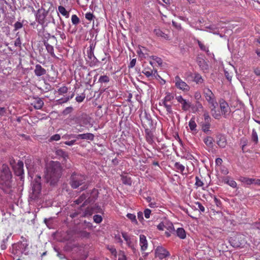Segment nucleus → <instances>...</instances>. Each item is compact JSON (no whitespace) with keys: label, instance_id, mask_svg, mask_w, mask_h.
<instances>
[{"label":"nucleus","instance_id":"nucleus-1","mask_svg":"<svg viewBox=\"0 0 260 260\" xmlns=\"http://www.w3.org/2000/svg\"><path fill=\"white\" fill-rule=\"evenodd\" d=\"M61 169L57 161H51L46 165L45 178L51 185H54L61 176Z\"/></svg>","mask_w":260,"mask_h":260},{"label":"nucleus","instance_id":"nucleus-2","mask_svg":"<svg viewBox=\"0 0 260 260\" xmlns=\"http://www.w3.org/2000/svg\"><path fill=\"white\" fill-rule=\"evenodd\" d=\"M12 175L9 167L3 165L0 172V188L7 191V189L11 187Z\"/></svg>","mask_w":260,"mask_h":260},{"label":"nucleus","instance_id":"nucleus-3","mask_svg":"<svg viewBox=\"0 0 260 260\" xmlns=\"http://www.w3.org/2000/svg\"><path fill=\"white\" fill-rule=\"evenodd\" d=\"M86 178L81 174L74 173L71 177L70 185L73 188H77L80 186L81 190H84L87 188V184L85 183Z\"/></svg>","mask_w":260,"mask_h":260},{"label":"nucleus","instance_id":"nucleus-4","mask_svg":"<svg viewBox=\"0 0 260 260\" xmlns=\"http://www.w3.org/2000/svg\"><path fill=\"white\" fill-rule=\"evenodd\" d=\"M102 210L96 205H94L87 207L85 211H83L82 209H80L77 212H75L71 214V217L74 218L77 215H80L81 217H89L92 215L94 213H101Z\"/></svg>","mask_w":260,"mask_h":260},{"label":"nucleus","instance_id":"nucleus-5","mask_svg":"<svg viewBox=\"0 0 260 260\" xmlns=\"http://www.w3.org/2000/svg\"><path fill=\"white\" fill-rule=\"evenodd\" d=\"M41 176L37 175L32 182V192L30 194V198L35 200L39 197L41 192Z\"/></svg>","mask_w":260,"mask_h":260},{"label":"nucleus","instance_id":"nucleus-6","mask_svg":"<svg viewBox=\"0 0 260 260\" xmlns=\"http://www.w3.org/2000/svg\"><path fill=\"white\" fill-rule=\"evenodd\" d=\"M50 9V7L48 10H46L43 7L39 9L36 14V19L37 21L41 25H43L45 23L47 24L48 22H46V17L48 14V12Z\"/></svg>","mask_w":260,"mask_h":260},{"label":"nucleus","instance_id":"nucleus-7","mask_svg":"<svg viewBox=\"0 0 260 260\" xmlns=\"http://www.w3.org/2000/svg\"><path fill=\"white\" fill-rule=\"evenodd\" d=\"M206 100L212 107L217 106L218 104L212 91L209 88H205L204 91Z\"/></svg>","mask_w":260,"mask_h":260},{"label":"nucleus","instance_id":"nucleus-8","mask_svg":"<svg viewBox=\"0 0 260 260\" xmlns=\"http://www.w3.org/2000/svg\"><path fill=\"white\" fill-rule=\"evenodd\" d=\"M174 83L176 87L184 91H188L190 89V87L183 81L178 76H176L174 79Z\"/></svg>","mask_w":260,"mask_h":260},{"label":"nucleus","instance_id":"nucleus-9","mask_svg":"<svg viewBox=\"0 0 260 260\" xmlns=\"http://www.w3.org/2000/svg\"><path fill=\"white\" fill-rule=\"evenodd\" d=\"M175 99L181 105L182 110L187 111L191 108V102L189 100L184 99L181 95L176 96Z\"/></svg>","mask_w":260,"mask_h":260},{"label":"nucleus","instance_id":"nucleus-10","mask_svg":"<svg viewBox=\"0 0 260 260\" xmlns=\"http://www.w3.org/2000/svg\"><path fill=\"white\" fill-rule=\"evenodd\" d=\"M169 255V252L162 246H158L155 250V256L159 259H162Z\"/></svg>","mask_w":260,"mask_h":260},{"label":"nucleus","instance_id":"nucleus-11","mask_svg":"<svg viewBox=\"0 0 260 260\" xmlns=\"http://www.w3.org/2000/svg\"><path fill=\"white\" fill-rule=\"evenodd\" d=\"M219 103L221 114L224 117H226L231 112V109L229 104L223 99L220 100Z\"/></svg>","mask_w":260,"mask_h":260},{"label":"nucleus","instance_id":"nucleus-12","mask_svg":"<svg viewBox=\"0 0 260 260\" xmlns=\"http://www.w3.org/2000/svg\"><path fill=\"white\" fill-rule=\"evenodd\" d=\"M122 236L123 238L126 242L128 247L130 248L132 251L135 253L136 252V248L135 247V243L136 240L134 238H131L126 233H122Z\"/></svg>","mask_w":260,"mask_h":260},{"label":"nucleus","instance_id":"nucleus-13","mask_svg":"<svg viewBox=\"0 0 260 260\" xmlns=\"http://www.w3.org/2000/svg\"><path fill=\"white\" fill-rule=\"evenodd\" d=\"M14 170L16 175L21 176L24 174L23 162L22 161H18L14 167Z\"/></svg>","mask_w":260,"mask_h":260},{"label":"nucleus","instance_id":"nucleus-14","mask_svg":"<svg viewBox=\"0 0 260 260\" xmlns=\"http://www.w3.org/2000/svg\"><path fill=\"white\" fill-rule=\"evenodd\" d=\"M140 245L141 250L143 251H145L148 247V242L146 237L143 235L140 236Z\"/></svg>","mask_w":260,"mask_h":260},{"label":"nucleus","instance_id":"nucleus-15","mask_svg":"<svg viewBox=\"0 0 260 260\" xmlns=\"http://www.w3.org/2000/svg\"><path fill=\"white\" fill-rule=\"evenodd\" d=\"M198 64L200 69L204 72H206L208 70V65L204 59L201 58L198 59Z\"/></svg>","mask_w":260,"mask_h":260},{"label":"nucleus","instance_id":"nucleus-16","mask_svg":"<svg viewBox=\"0 0 260 260\" xmlns=\"http://www.w3.org/2000/svg\"><path fill=\"white\" fill-rule=\"evenodd\" d=\"M157 71L155 70H153L149 67H145L143 69L142 73L148 78L152 77L156 73Z\"/></svg>","mask_w":260,"mask_h":260},{"label":"nucleus","instance_id":"nucleus-17","mask_svg":"<svg viewBox=\"0 0 260 260\" xmlns=\"http://www.w3.org/2000/svg\"><path fill=\"white\" fill-rule=\"evenodd\" d=\"M222 181L233 188H236L237 187V183L229 176L224 177L222 179Z\"/></svg>","mask_w":260,"mask_h":260},{"label":"nucleus","instance_id":"nucleus-18","mask_svg":"<svg viewBox=\"0 0 260 260\" xmlns=\"http://www.w3.org/2000/svg\"><path fill=\"white\" fill-rule=\"evenodd\" d=\"M240 239L241 242L239 243H236L234 242L235 240H234V241H232L233 240H231L230 242L231 243V244L234 247H240L241 245H242L243 244H244L245 242V240H244V237L243 235H238L237 237H236V239Z\"/></svg>","mask_w":260,"mask_h":260},{"label":"nucleus","instance_id":"nucleus-19","mask_svg":"<svg viewBox=\"0 0 260 260\" xmlns=\"http://www.w3.org/2000/svg\"><path fill=\"white\" fill-rule=\"evenodd\" d=\"M35 73L37 76H41L45 74L46 70L40 65L37 64L35 67Z\"/></svg>","mask_w":260,"mask_h":260},{"label":"nucleus","instance_id":"nucleus-20","mask_svg":"<svg viewBox=\"0 0 260 260\" xmlns=\"http://www.w3.org/2000/svg\"><path fill=\"white\" fill-rule=\"evenodd\" d=\"M217 144L220 147L224 148L226 145V140L224 136H219L218 138Z\"/></svg>","mask_w":260,"mask_h":260},{"label":"nucleus","instance_id":"nucleus-21","mask_svg":"<svg viewBox=\"0 0 260 260\" xmlns=\"http://www.w3.org/2000/svg\"><path fill=\"white\" fill-rule=\"evenodd\" d=\"M217 106L212 107L211 106V113L213 117L215 119H219L221 117V114L219 111H218L216 109Z\"/></svg>","mask_w":260,"mask_h":260},{"label":"nucleus","instance_id":"nucleus-22","mask_svg":"<svg viewBox=\"0 0 260 260\" xmlns=\"http://www.w3.org/2000/svg\"><path fill=\"white\" fill-rule=\"evenodd\" d=\"M34 107L36 109H41L44 105V102L40 98H38L33 103Z\"/></svg>","mask_w":260,"mask_h":260},{"label":"nucleus","instance_id":"nucleus-23","mask_svg":"<svg viewBox=\"0 0 260 260\" xmlns=\"http://www.w3.org/2000/svg\"><path fill=\"white\" fill-rule=\"evenodd\" d=\"M154 32L155 33V34L158 36V37H161L166 40H168L169 37L168 36V35L165 34L164 32H163L160 29H155L154 30Z\"/></svg>","mask_w":260,"mask_h":260},{"label":"nucleus","instance_id":"nucleus-24","mask_svg":"<svg viewBox=\"0 0 260 260\" xmlns=\"http://www.w3.org/2000/svg\"><path fill=\"white\" fill-rule=\"evenodd\" d=\"M203 141L207 146L212 147L213 146V139L211 137L207 136L204 138Z\"/></svg>","mask_w":260,"mask_h":260},{"label":"nucleus","instance_id":"nucleus-25","mask_svg":"<svg viewBox=\"0 0 260 260\" xmlns=\"http://www.w3.org/2000/svg\"><path fill=\"white\" fill-rule=\"evenodd\" d=\"M193 81L197 84H200L204 82V79L200 74L195 73L193 74Z\"/></svg>","mask_w":260,"mask_h":260},{"label":"nucleus","instance_id":"nucleus-26","mask_svg":"<svg viewBox=\"0 0 260 260\" xmlns=\"http://www.w3.org/2000/svg\"><path fill=\"white\" fill-rule=\"evenodd\" d=\"M177 235L180 238L184 239L186 237V233L184 230L183 228H178L176 231Z\"/></svg>","mask_w":260,"mask_h":260},{"label":"nucleus","instance_id":"nucleus-27","mask_svg":"<svg viewBox=\"0 0 260 260\" xmlns=\"http://www.w3.org/2000/svg\"><path fill=\"white\" fill-rule=\"evenodd\" d=\"M58 10L62 15L65 16L66 18H69V12L66 10L64 7L61 6H59L58 7Z\"/></svg>","mask_w":260,"mask_h":260},{"label":"nucleus","instance_id":"nucleus-28","mask_svg":"<svg viewBox=\"0 0 260 260\" xmlns=\"http://www.w3.org/2000/svg\"><path fill=\"white\" fill-rule=\"evenodd\" d=\"M174 167L177 170V171L181 173H183L185 170V167L179 162H175L174 164Z\"/></svg>","mask_w":260,"mask_h":260},{"label":"nucleus","instance_id":"nucleus-29","mask_svg":"<svg viewBox=\"0 0 260 260\" xmlns=\"http://www.w3.org/2000/svg\"><path fill=\"white\" fill-rule=\"evenodd\" d=\"M240 180L241 182L250 185L253 184V178H249L247 177H241Z\"/></svg>","mask_w":260,"mask_h":260},{"label":"nucleus","instance_id":"nucleus-30","mask_svg":"<svg viewBox=\"0 0 260 260\" xmlns=\"http://www.w3.org/2000/svg\"><path fill=\"white\" fill-rule=\"evenodd\" d=\"M45 45L48 52L50 53L52 56H54V48L52 46L49 44L48 43H45Z\"/></svg>","mask_w":260,"mask_h":260},{"label":"nucleus","instance_id":"nucleus-31","mask_svg":"<svg viewBox=\"0 0 260 260\" xmlns=\"http://www.w3.org/2000/svg\"><path fill=\"white\" fill-rule=\"evenodd\" d=\"M118 260H127V257L124 251L119 250L117 254Z\"/></svg>","mask_w":260,"mask_h":260},{"label":"nucleus","instance_id":"nucleus-32","mask_svg":"<svg viewBox=\"0 0 260 260\" xmlns=\"http://www.w3.org/2000/svg\"><path fill=\"white\" fill-rule=\"evenodd\" d=\"M74 96V94L72 93L70 96H67L64 98L58 100L59 103H64L67 102L70 100L72 99Z\"/></svg>","mask_w":260,"mask_h":260},{"label":"nucleus","instance_id":"nucleus-33","mask_svg":"<svg viewBox=\"0 0 260 260\" xmlns=\"http://www.w3.org/2000/svg\"><path fill=\"white\" fill-rule=\"evenodd\" d=\"M174 99V95L173 94L170 93V92H167L166 94V96L164 98L163 100L165 101V102H170Z\"/></svg>","mask_w":260,"mask_h":260},{"label":"nucleus","instance_id":"nucleus-34","mask_svg":"<svg viewBox=\"0 0 260 260\" xmlns=\"http://www.w3.org/2000/svg\"><path fill=\"white\" fill-rule=\"evenodd\" d=\"M189 126L190 129L191 131L196 130V128L197 127L196 123L194 121V120L193 118H191L190 121H189Z\"/></svg>","mask_w":260,"mask_h":260},{"label":"nucleus","instance_id":"nucleus-35","mask_svg":"<svg viewBox=\"0 0 260 260\" xmlns=\"http://www.w3.org/2000/svg\"><path fill=\"white\" fill-rule=\"evenodd\" d=\"M86 196L84 194H82L77 200L74 201V203L77 205H79L83 201H84L86 198Z\"/></svg>","mask_w":260,"mask_h":260},{"label":"nucleus","instance_id":"nucleus-36","mask_svg":"<svg viewBox=\"0 0 260 260\" xmlns=\"http://www.w3.org/2000/svg\"><path fill=\"white\" fill-rule=\"evenodd\" d=\"M126 217L129 219L133 223L137 224V221L136 219V215L134 214L128 213L126 215Z\"/></svg>","mask_w":260,"mask_h":260},{"label":"nucleus","instance_id":"nucleus-37","mask_svg":"<svg viewBox=\"0 0 260 260\" xmlns=\"http://www.w3.org/2000/svg\"><path fill=\"white\" fill-rule=\"evenodd\" d=\"M72 23L74 25H77L80 22L79 18L76 15H73L71 17Z\"/></svg>","mask_w":260,"mask_h":260},{"label":"nucleus","instance_id":"nucleus-38","mask_svg":"<svg viewBox=\"0 0 260 260\" xmlns=\"http://www.w3.org/2000/svg\"><path fill=\"white\" fill-rule=\"evenodd\" d=\"M122 182L128 185H131L132 184V180L129 177H127L126 176H122Z\"/></svg>","mask_w":260,"mask_h":260},{"label":"nucleus","instance_id":"nucleus-39","mask_svg":"<svg viewBox=\"0 0 260 260\" xmlns=\"http://www.w3.org/2000/svg\"><path fill=\"white\" fill-rule=\"evenodd\" d=\"M109 77L107 75L101 76L99 79V82L100 83H108L109 81Z\"/></svg>","mask_w":260,"mask_h":260},{"label":"nucleus","instance_id":"nucleus-40","mask_svg":"<svg viewBox=\"0 0 260 260\" xmlns=\"http://www.w3.org/2000/svg\"><path fill=\"white\" fill-rule=\"evenodd\" d=\"M8 109L6 107H0V116H7Z\"/></svg>","mask_w":260,"mask_h":260},{"label":"nucleus","instance_id":"nucleus-41","mask_svg":"<svg viewBox=\"0 0 260 260\" xmlns=\"http://www.w3.org/2000/svg\"><path fill=\"white\" fill-rule=\"evenodd\" d=\"M94 138V136L91 133L83 134V139L92 140Z\"/></svg>","mask_w":260,"mask_h":260},{"label":"nucleus","instance_id":"nucleus-42","mask_svg":"<svg viewBox=\"0 0 260 260\" xmlns=\"http://www.w3.org/2000/svg\"><path fill=\"white\" fill-rule=\"evenodd\" d=\"M195 185L198 187H202L204 185V183L199 177L196 176Z\"/></svg>","mask_w":260,"mask_h":260},{"label":"nucleus","instance_id":"nucleus-43","mask_svg":"<svg viewBox=\"0 0 260 260\" xmlns=\"http://www.w3.org/2000/svg\"><path fill=\"white\" fill-rule=\"evenodd\" d=\"M68 89L66 86H62L59 88L58 90V92L59 94H63L68 92Z\"/></svg>","mask_w":260,"mask_h":260},{"label":"nucleus","instance_id":"nucleus-44","mask_svg":"<svg viewBox=\"0 0 260 260\" xmlns=\"http://www.w3.org/2000/svg\"><path fill=\"white\" fill-rule=\"evenodd\" d=\"M210 123L206 122L205 124L203 125L202 129L204 132L207 133V132H209V131H210Z\"/></svg>","mask_w":260,"mask_h":260},{"label":"nucleus","instance_id":"nucleus-45","mask_svg":"<svg viewBox=\"0 0 260 260\" xmlns=\"http://www.w3.org/2000/svg\"><path fill=\"white\" fill-rule=\"evenodd\" d=\"M93 220L96 223H100L102 221V217L101 215H95L93 216Z\"/></svg>","mask_w":260,"mask_h":260},{"label":"nucleus","instance_id":"nucleus-46","mask_svg":"<svg viewBox=\"0 0 260 260\" xmlns=\"http://www.w3.org/2000/svg\"><path fill=\"white\" fill-rule=\"evenodd\" d=\"M252 139L254 142L256 143L258 142V136L255 130L252 131Z\"/></svg>","mask_w":260,"mask_h":260},{"label":"nucleus","instance_id":"nucleus-47","mask_svg":"<svg viewBox=\"0 0 260 260\" xmlns=\"http://www.w3.org/2000/svg\"><path fill=\"white\" fill-rule=\"evenodd\" d=\"M85 98L84 94H82L81 95H78L76 97V100L78 103H81L83 101Z\"/></svg>","mask_w":260,"mask_h":260},{"label":"nucleus","instance_id":"nucleus-48","mask_svg":"<svg viewBox=\"0 0 260 260\" xmlns=\"http://www.w3.org/2000/svg\"><path fill=\"white\" fill-rule=\"evenodd\" d=\"M109 249L111 252L112 255H113L115 258H116L118 252L116 251V249L114 247H111L109 248Z\"/></svg>","mask_w":260,"mask_h":260},{"label":"nucleus","instance_id":"nucleus-49","mask_svg":"<svg viewBox=\"0 0 260 260\" xmlns=\"http://www.w3.org/2000/svg\"><path fill=\"white\" fill-rule=\"evenodd\" d=\"M168 230H169V232H165V234H166V236L168 237H170L171 236V234H170V232H171L172 231H174V228L173 225L172 223H170L169 224Z\"/></svg>","mask_w":260,"mask_h":260},{"label":"nucleus","instance_id":"nucleus-50","mask_svg":"<svg viewBox=\"0 0 260 260\" xmlns=\"http://www.w3.org/2000/svg\"><path fill=\"white\" fill-rule=\"evenodd\" d=\"M26 168L28 170V173L30 177H31V178H33L34 177V174H32L33 171L32 170V169L30 166L28 165V163L27 162H25Z\"/></svg>","mask_w":260,"mask_h":260},{"label":"nucleus","instance_id":"nucleus-51","mask_svg":"<svg viewBox=\"0 0 260 260\" xmlns=\"http://www.w3.org/2000/svg\"><path fill=\"white\" fill-rule=\"evenodd\" d=\"M60 139V136L59 134H55L51 136L50 138L51 141H58Z\"/></svg>","mask_w":260,"mask_h":260},{"label":"nucleus","instance_id":"nucleus-52","mask_svg":"<svg viewBox=\"0 0 260 260\" xmlns=\"http://www.w3.org/2000/svg\"><path fill=\"white\" fill-rule=\"evenodd\" d=\"M204 117L205 120V122L207 123H210V117L208 112H206L204 114Z\"/></svg>","mask_w":260,"mask_h":260},{"label":"nucleus","instance_id":"nucleus-53","mask_svg":"<svg viewBox=\"0 0 260 260\" xmlns=\"http://www.w3.org/2000/svg\"><path fill=\"white\" fill-rule=\"evenodd\" d=\"M152 57L153 60L156 62L159 65H161L162 64V62L160 58L154 56H152Z\"/></svg>","mask_w":260,"mask_h":260},{"label":"nucleus","instance_id":"nucleus-54","mask_svg":"<svg viewBox=\"0 0 260 260\" xmlns=\"http://www.w3.org/2000/svg\"><path fill=\"white\" fill-rule=\"evenodd\" d=\"M85 17L88 20H91L93 18V15L91 13H87L85 14Z\"/></svg>","mask_w":260,"mask_h":260},{"label":"nucleus","instance_id":"nucleus-55","mask_svg":"<svg viewBox=\"0 0 260 260\" xmlns=\"http://www.w3.org/2000/svg\"><path fill=\"white\" fill-rule=\"evenodd\" d=\"M151 210L149 209H146L144 210V213L145 218H149L151 214Z\"/></svg>","mask_w":260,"mask_h":260},{"label":"nucleus","instance_id":"nucleus-56","mask_svg":"<svg viewBox=\"0 0 260 260\" xmlns=\"http://www.w3.org/2000/svg\"><path fill=\"white\" fill-rule=\"evenodd\" d=\"M23 26L22 24L20 22H16L14 24L15 30H18Z\"/></svg>","mask_w":260,"mask_h":260},{"label":"nucleus","instance_id":"nucleus-57","mask_svg":"<svg viewBox=\"0 0 260 260\" xmlns=\"http://www.w3.org/2000/svg\"><path fill=\"white\" fill-rule=\"evenodd\" d=\"M167 114H173V110L172 109V106L171 105H168L166 107H165Z\"/></svg>","mask_w":260,"mask_h":260},{"label":"nucleus","instance_id":"nucleus-58","mask_svg":"<svg viewBox=\"0 0 260 260\" xmlns=\"http://www.w3.org/2000/svg\"><path fill=\"white\" fill-rule=\"evenodd\" d=\"M199 45L201 50L206 52H208V48L205 45H204L201 42H199Z\"/></svg>","mask_w":260,"mask_h":260},{"label":"nucleus","instance_id":"nucleus-59","mask_svg":"<svg viewBox=\"0 0 260 260\" xmlns=\"http://www.w3.org/2000/svg\"><path fill=\"white\" fill-rule=\"evenodd\" d=\"M75 135L74 134H66L62 136V138L64 139H70L72 138H75Z\"/></svg>","mask_w":260,"mask_h":260},{"label":"nucleus","instance_id":"nucleus-60","mask_svg":"<svg viewBox=\"0 0 260 260\" xmlns=\"http://www.w3.org/2000/svg\"><path fill=\"white\" fill-rule=\"evenodd\" d=\"M196 205L201 212H204L205 211L204 207L199 202L196 203Z\"/></svg>","mask_w":260,"mask_h":260},{"label":"nucleus","instance_id":"nucleus-61","mask_svg":"<svg viewBox=\"0 0 260 260\" xmlns=\"http://www.w3.org/2000/svg\"><path fill=\"white\" fill-rule=\"evenodd\" d=\"M157 229L159 230H164L166 227L165 226V225L164 224V223H160L157 226Z\"/></svg>","mask_w":260,"mask_h":260},{"label":"nucleus","instance_id":"nucleus-62","mask_svg":"<svg viewBox=\"0 0 260 260\" xmlns=\"http://www.w3.org/2000/svg\"><path fill=\"white\" fill-rule=\"evenodd\" d=\"M136 59H133L131 61V62H130V63H129V66H128V67H129V68H133V67L135 66V64H136Z\"/></svg>","mask_w":260,"mask_h":260},{"label":"nucleus","instance_id":"nucleus-63","mask_svg":"<svg viewBox=\"0 0 260 260\" xmlns=\"http://www.w3.org/2000/svg\"><path fill=\"white\" fill-rule=\"evenodd\" d=\"M75 142H76V140H71L70 141H66L64 142V144L68 146H72L75 143Z\"/></svg>","mask_w":260,"mask_h":260},{"label":"nucleus","instance_id":"nucleus-64","mask_svg":"<svg viewBox=\"0 0 260 260\" xmlns=\"http://www.w3.org/2000/svg\"><path fill=\"white\" fill-rule=\"evenodd\" d=\"M21 44V42L20 38H18L17 39H16V40L15 41V43H14L15 46H20Z\"/></svg>","mask_w":260,"mask_h":260}]
</instances>
